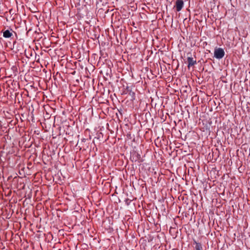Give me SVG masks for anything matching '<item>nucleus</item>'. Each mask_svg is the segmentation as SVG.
Here are the masks:
<instances>
[{
    "instance_id": "obj_1",
    "label": "nucleus",
    "mask_w": 250,
    "mask_h": 250,
    "mask_svg": "<svg viewBox=\"0 0 250 250\" xmlns=\"http://www.w3.org/2000/svg\"><path fill=\"white\" fill-rule=\"evenodd\" d=\"M214 56L216 58L221 59L225 56V52L221 48H216L214 50Z\"/></svg>"
},
{
    "instance_id": "obj_2",
    "label": "nucleus",
    "mask_w": 250,
    "mask_h": 250,
    "mask_svg": "<svg viewBox=\"0 0 250 250\" xmlns=\"http://www.w3.org/2000/svg\"><path fill=\"white\" fill-rule=\"evenodd\" d=\"M184 5V3L183 0H176L174 7L176 8V11L179 12L182 9Z\"/></svg>"
},
{
    "instance_id": "obj_3",
    "label": "nucleus",
    "mask_w": 250,
    "mask_h": 250,
    "mask_svg": "<svg viewBox=\"0 0 250 250\" xmlns=\"http://www.w3.org/2000/svg\"><path fill=\"white\" fill-rule=\"evenodd\" d=\"M188 62V67L189 68L190 66H193L196 63V61L194 60L192 57H188L187 58Z\"/></svg>"
},
{
    "instance_id": "obj_4",
    "label": "nucleus",
    "mask_w": 250,
    "mask_h": 250,
    "mask_svg": "<svg viewBox=\"0 0 250 250\" xmlns=\"http://www.w3.org/2000/svg\"><path fill=\"white\" fill-rule=\"evenodd\" d=\"M12 36V33L8 30H6L3 32V37L5 38H10Z\"/></svg>"
},
{
    "instance_id": "obj_5",
    "label": "nucleus",
    "mask_w": 250,
    "mask_h": 250,
    "mask_svg": "<svg viewBox=\"0 0 250 250\" xmlns=\"http://www.w3.org/2000/svg\"><path fill=\"white\" fill-rule=\"evenodd\" d=\"M194 244L195 245V250H203L202 244L200 243L194 241Z\"/></svg>"
},
{
    "instance_id": "obj_6",
    "label": "nucleus",
    "mask_w": 250,
    "mask_h": 250,
    "mask_svg": "<svg viewBox=\"0 0 250 250\" xmlns=\"http://www.w3.org/2000/svg\"><path fill=\"white\" fill-rule=\"evenodd\" d=\"M2 125H1V123H0V134H1L2 132L3 131V130H2Z\"/></svg>"
},
{
    "instance_id": "obj_7",
    "label": "nucleus",
    "mask_w": 250,
    "mask_h": 250,
    "mask_svg": "<svg viewBox=\"0 0 250 250\" xmlns=\"http://www.w3.org/2000/svg\"><path fill=\"white\" fill-rule=\"evenodd\" d=\"M2 0H0V5L1 4Z\"/></svg>"
},
{
    "instance_id": "obj_8",
    "label": "nucleus",
    "mask_w": 250,
    "mask_h": 250,
    "mask_svg": "<svg viewBox=\"0 0 250 250\" xmlns=\"http://www.w3.org/2000/svg\"><path fill=\"white\" fill-rule=\"evenodd\" d=\"M132 94H133V95H135V94H134V92H133V93H132Z\"/></svg>"
}]
</instances>
